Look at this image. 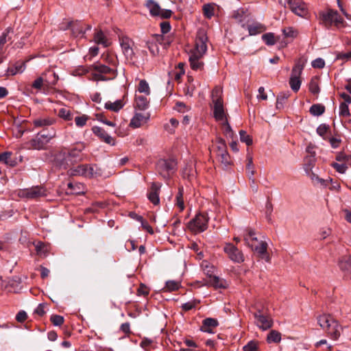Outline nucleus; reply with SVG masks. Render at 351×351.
<instances>
[{"instance_id": "obj_36", "label": "nucleus", "mask_w": 351, "mask_h": 351, "mask_svg": "<svg viewBox=\"0 0 351 351\" xmlns=\"http://www.w3.org/2000/svg\"><path fill=\"white\" fill-rule=\"evenodd\" d=\"M180 287V282L176 280H169L166 282L163 291H174L178 290Z\"/></svg>"}, {"instance_id": "obj_40", "label": "nucleus", "mask_w": 351, "mask_h": 351, "mask_svg": "<svg viewBox=\"0 0 351 351\" xmlns=\"http://www.w3.org/2000/svg\"><path fill=\"white\" fill-rule=\"evenodd\" d=\"M325 111V107L324 106L317 104H313L309 110V112L311 114L314 116H319L322 114Z\"/></svg>"}, {"instance_id": "obj_41", "label": "nucleus", "mask_w": 351, "mask_h": 351, "mask_svg": "<svg viewBox=\"0 0 351 351\" xmlns=\"http://www.w3.org/2000/svg\"><path fill=\"white\" fill-rule=\"evenodd\" d=\"M281 340V334L276 330H271L267 335L268 343H279Z\"/></svg>"}, {"instance_id": "obj_44", "label": "nucleus", "mask_w": 351, "mask_h": 351, "mask_svg": "<svg viewBox=\"0 0 351 351\" xmlns=\"http://www.w3.org/2000/svg\"><path fill=\"white\" fill-rule=\"evenodd\" d=\"M309 91L314 95H317L319 93V82L317 77L311 79L309 83Z\"/></svg>"}, {"instance_id": "obj_7", "label": "nucleus", "mask_w": 351, "mask_h": 351, "mask_svg": "<svg viewBox=\"0 0 351 351\" xmlns=\"http://www.w3.org/2000/svg\"><path fill=\"white\" fill-rule=\"evenodd\" d=\"M69 174L71 176H84L88 178H93L101 176V169L95 165H80L75 167L71 168Z\"/></svg>"}, {"instance_id": "obj_24", "label": "nucleus", "mask_w": 351, "mask_h": 351, "mask_svg": "<svg viewBox=\"0 0 351 351\" xmlns=\"http://www.w3.org/2000/svg\"><path fill=\"white\" fill-rule=\"evenodd\" d=\"M218 321L213 318H206L203 320L201 330L208 333H213L214 328L218 326Z\"/></svg>"}, {"instance_id": "obj_42", "label": "nucleus", "mask_w": 351, "mask_h": 351, "mask_svg": "<svg viewBox=\"0 0 351 351\" xmlns=\"http://www.w3.org/2000/svg\"><path fill=\"white\" fill-rule=\"evenodd\" d=\"M96 134L101 141L106 143L110 145H114L115 144V139L110 136L108 133H96Z\"/></svg>"}, {"instance_id": "obj_61", "label": "nucleus", "mask_w": 351, "mask_h": 351, "mask_svg": "<svg viewBox=\"0 0 351 351\" xmlns=\"http://www.w3.org/2000/svg\"><path fill=\"white\" fill-rule=\"evenodd\" d=\"M152 38L157 43L158 45H165V38L162 35L156 34L152 36Z\"/></svg>"}, {"instance_id": "obj_30", "label": "nucleus", "mask_w": 351, "mask_h": 351, "mask_svg": "<svg viewBox=\"0 0 351 351\" xmlns=\"http://www.w3.org/2000/svg\"><path fill=\"white\" fill-rule=\"evenodd\" d=\"M217 156L219 162H220L223 166L227 167L231 164L230 156L226 149H223L220 152H217Z\"/></svg>"}, {"instance_id": "obj_1", "label": "nucleus", "mask_w": 351, "mask_h": 351, "mask_svg": "<svg viewBox=\"0 0 351 351\" xmlns=\"http://www.w3.org/2000/svg\"><path fill=\"white\" fill-rule=\"evenodd\" d=\"M208 37L204 30L199 29L196 36L195 46L189 52V61L193 70L202 71L204 69L202 58L207 51Z\"/></svg>"}, {"instance_id": "obj_32", "label": "nucleus", "mask_w": 351, "mask_h": 351, "mask_svg": "<svg viewBox=\"0 0 351 351\" xmlns=\"http://www.w3.org/2000/svg\"><path fill=\"white\" fill-rule=\"evenodd\" d=\"M43 75L45 76V78L44 79L47 86L55 85L58 80V76L53 71H49L45 73Z\"/></svg>"}, {"instance_id": "obj_2", "label": "nucleus", "mask_w": 351, "mask_h": 351, "mask_svg": "<svg viewBox=\"0 0 351 351\" xmlns=\"http://www.w3.org/2000/svg\"><path fill=\"white\" fill-rule=\"evenodd\" d=\"M223 90L219 86H216L212 91V101L213 104V114L216 121L219 123L222 132H232L230 125L228 121L227 114L223 107L222 99Z\"/></svg>"}, {"instance_id": "obj_9", "label": "nucleus", "mask_w": 351, "mask_h": 351, "mask_svg": "<svg viewBox=\"0 0 351 351\" xmlns=\"http://www.w3.org/2000/svg\"><path fill=\"white\" fill-rule=\"evenodd\" d=\"M304 63L305 61L304 60L299 59L292 69L289 79V85L294 92H298L302 84L300 75L304 69Z\"/></svg>"}, {"instance_id": "obj_58", "label": "nucleus", "mask_w": 351, "mask_h": 351, "mask_svg": "<svg viewBox=\"0 0 351 351\" xmlns=\"http://www.w3.org/2000/svg\"><path fill=\"white\" fill-rule=\"evenodd\" d=\"M282 32L285 37L293 38L296 36L297 34L296 31L293 27H291L283 29Z\"/></svg>"}, {"instance_id": "obj_39", "label": "nucleus", "mask_w": 351, "mask_h": 351, "mask_svg": "<svg viewBox=\"0 0 351 351\" xmlns=\"http://www.w3.org/2000/svg\"><path fill=\"white\" fill-rule=\"evenodd\" d=\"M183 192L184 189L182 187L179 188L178 193L176 195V205L180 209V211H182L184 209V202L183 199Z\"/></svg>"}, {"instance_id": "obj_25", "label": "nucleus", "mask_w": 351, "mask_h": 351, "mask_svg": "<svg viewBox=\"0 0 351 351\" xmlns=\"http://www.w3.org/2000/svg\"><path fill=\"white\" fill-rule=\"evenodd\" d=\"M125 104V102L124 101L123 97L122 99L116 100L114 102H112L110 101H107L104 105V108L106 110L117 112L124 107Z\"/></svg>"}, {"instance_id": "obj_47", "label": "nucleus", "mask_w": 351, "mask_h": 351, "mask_svg": "<svg viewBox=\"0 0 351 351\" xmlns=\"http://www.w3.org/2000/svg\"><path fill=\"white\" fill-rule=\"evenodd\" d=\"M53 121L49 118L39 119H36L34 121V123L36 126L43 127L45 125H50L53 124Z\"/></svg>"}, {"instance_id": "obj_62", "label": "nucleus", "mask_w": 351, "mask_h": 351, "mask_svg": "<svg viewBox=\"0 0 351 351\" xmlns=\"http://www.w3.org/2000/svg\"><path fill=\"white\" fill-rule=\"evenodd\" d=\"M27 315L26 312L24 311H19L16 316V319L17 320V322H21V323L25 321L27 319Z\"/></svg>"}, {"instance_id": "obj_5", "label": "nucleus", "mask_w": 351, "mask_h": 351, "mask_svg": "<svg viewBox=\"0 0 351 351\" xmlns=\"http://www.w3.org/2000/svg\"><path fill=\"white\" fill-rule=\"evenodd\" d=\"M317 319L319 326L325 330L332 339H337L340 337L341 327L330 315H321L317 317Z\"/></svg>"}, {"instance_id": "obj_38", "label": "nucleus", "mask_w": 351, "mask_h": 351, "mask_svg": "<svg viewBox=\"0 0 351 351\" xmlns=\"http://www.w3.org/2000/svg\"><path fill=\"white\" fill-rule=\"evenodd\" d=\"M246 171L250 178H252L255 173L254 166L253 163L252 156L250 155L247 156Z\"/></svg>"}, {"instance_id": "obj_29", "label": "nucleus", "mask_w": 351, "mask_h": 351, "mask_svg": "<svg viewBox=\"0 0 351 351\" xmlns=\"http://www.w3.org/2000/svg\"><path fill=\"white\" fill-rule=\"evenodd\" d=\"M149 101L148 99L143 95H136L135 107L140 110H145L149 106Z\"/></svg>"}, {"instance_id": "obj_17", "label": "nucleus", "mask_w": 351, "mask_h": 351, "mask_svg": "<svg viewBox=\"0 0 351 351\" xmlns=\"http://www.w3.org/2000/svg\"><path fill=\"white\" fill-rule=\"evenodd\" d=\"M54 138V135L40 134L38 133L35 138L32 139L29 142L32 148L36 149H44L45 146L49 143L50 140Z\"/></svg>"}, {"instance_id": "obj_33", "label": "nucleus", "mask_w": 351, "mask_h": 351, "mask_svg": "<svg viewBox=\"0 0 351 351\" xmlns=\"http://www.w3.org/2000/svg\"><path fill=\"white\" fill-rule=\"evenodd\" d=\"M250 35H256L263 32L265 27L261 23H254L247 27Z\"/></svg>"}, {"instance_id": "obj_56", "label": "nucleus", "mask_w": 351, "mask_h": 351, "mask_svg": "<svg viewBox=\"0 0 351 351\" xmlns=\"http://www.w3.org/2000/svg\"><path fill=\"white\" fill-rule=\"evenodd\" d=\"M50 319L55 326H61L64 322V317L58 315H53Z\"/></svg>"}, {"instance_id": "obj_15", "label": "nucleus", "mask_w": 351, "mask_h": 351, "mask_svg": "<svg viewBox=\"0 0 351 351\" xmlns=\"http://www.w3.org/2000/svg\"><path fill=\"white\" fill-rule=\"evenodd\" d=\"M288 5L291 10L296 15L303 18L308 16L307 5L302 0H288Z\"/></svg>"}, {"instance_id": "obj_10", "label": "nucleus", "mask_w": 351, "mask_h": 351, "mask_svg": "<svg viewBox=\"0 0 351 351\" xmlns=\"http://www.w3.org/2000/svg\"><path fill=\"white\" fill-rule=\"evenodd\" d=\"M157 171L165 179L169 178L177 168V162L174 159H160L157 162Z\"/></svg>"}, {"instance_id": "obj_34", "label": "nucleus", "mask_w": 351, "mask_h": 351, "mask_svg": "<svg viewBox=\"0 0 351 351\" xmlns=\"http://www.w3.org/2000/svg\"><path fill=\"white\" fill-rule=\"evenodd\" d=\"M35 247L36 252L39 256H45L48 253L49 246L41 241L36 242L35 243Z\"/></svg>"}, {"instance_id": "obj_43", "label": "nucleus", "mask_w": 351, "mask_h": 351, "mask_svg": "<svg viewBox=\"0 0 351 351\" xmlns=\"http://www.w3.org/2000/svg\"><path fill=\"white\" fill-rule=\"evenodd\" d=\"M289 97V93H282L278 95L276 99V108L280 109Z\"/></svg>"}, {"instance_id": "obj_27", "label": "nucleus", "mask_w": 351, "mask_h": 351, "mask_svg": "<svg viewBox=\"0 0 351 351\" xmlns=\"http://www.w3.org/2000/svg\"><path fill=\"white\" fill-rule=\"evenodd\" d=\"M67 156L69 166H71V165H73L74 163L82 161L83 160V156L81 153L80 149L75 148L71 150L69 149V154L67 155Z\"/></svg>"}, {"instance_id": "obj_55", "label": "nucleus", "mask_w": 351, "mask_h": 351, "mask_svg": "<svg viewBox=\"0 0 351 351\" xmlns=\"http://www.w3.org/2000/svg\"><path fill=\"white\" fill-rule=\"evenodd\" d=\"M88 117L86 115H82L80 117H76L75 118V124L77 126L82 127L86 125Z\"/></svg>"}, {"instance_id": "obj_28", "label": "nucleus", "mask_w": 351, "mask_h": 351, "mask_svg": "<svg viewBox=\"0 0 351 351\" xmlns=\"http://www.w3.org/2000/svg\"><path fill=\"white\" fill-rule=\"evenodd\" d=\"M319 134L324 139H328V141H329L331 147L333 148L338 147L341 142L340 136L337 134H335V136H332L331 133H319Z\"/></svg>"}, {"instance_id": "obj_53", "label": "nucleus", "mask_w": 351, "mask_h": 351, "mask_svg": "<svg viewBox=\"0 0 351 351\" xmlns=\"http://www.w3.org/2000/svg\"><path fill=\"white\" fill-rule=\"evenodd\" d=\"M331 165L337 172L340 173H344L348 169V167L346 164L332 162Z\"/></svg>"}, {"instance_id": "obj_14", "label": "nucleus", "mask_w": 351, "mask_h": 351, "mask_svg": "<svg viewBox=\"0 0 351 351\" xmlns=\"http://www.w3.org/2000/svg\"><path fill=\"white\" fill-rule=\"evenodd\" d=\"M146 6L152 16H160L162 19H169L172 14L171 10L161 9L157 3L152 0H148Z\"/></svg>"}, {"instance_id": "obj_6", "label": "nucleus", "mask_w": 351, "mask_h": 351, "mask_svg": "<svg viewBox=\"0 0 351 351\" xmlns=\"http://www.w3.org/2000/svg\"><path fill=\"white\" fill-rule=\"evenodd\" d=\"M247 234L244 236V241L254 252H256L261 258L269 262L270 258L267 254V243L263 241H259L255 237L254 230L250 229L247 230Z\"/></svg>"}, {"instance_id": "obj_51", "label": "nucleus", "mask_w": 351, "mask_h": 351, "mask_svg": "<svg viewBox=\"0 0 351 351\" xmlns=\"http://www.w3.org/2000/svg\"><path fill=\"white\" fill-rule=\"evenodd\" d=\"M58 115L65 120H71L72 119L71 111L66 108L60 109Z\"/></svg>"}, {"instance_id": "obj_20", "label": "nucleus", "mask_w": 351, "mask_h": 351, "mask_svg": "<svg viewBox=\"0 0 351 351\" xmlns=\"http://www.w3.org/2000/svg\"><path fill=\"white\" fill-rule=\"evenodd\" d=\"M205 285L212 286L215 289H226L228 287V283L226 280L219 278L215 275H210V279H204L201 284V286Z\"/></svg>"}, {"instance_id": "obj_4", "label": "nucleus", "mask_w": 351, "mask_h": 351, "mask_svg": "<svg viewBox=\"0 0 351 351\" xmlns=\"http://www.w3.org/2000/svg\"><path fill=\"white\" fill-rule=\"evenodd\" d=\"M90 69H93V72L90 80L95 82L111 80L117 75V71L114 68H110L101 62L94 63L90 65Z\"/></svg>"}, {"instance_id": "obj_26", "label": "nucleus", "mask_w": 351, "mask_h": 351, "mask_svg": "<svg viewBox=\"0 0 351 351\" xmlns=\"http://www.w3.org/2000/svg\"><path fill=\"white\" fill-rule=\"evenodd\" d=\"M149 117L147 116H145L141 113H136L131 119L130 126L133 129L138 128L146 123Z\"/></svg>"}, {"instance_id": "obj_57", "label": "nucleus", "mask_w": 351, "mask_h": 351, "mask_svg": "<svg viewBox=\"0 0 351 351\" xmlns=\"http://www.w3.org/2000/svg\"><path fill=\"white\" fill-rule=\"evenodd\" d=\"M45 79L43 76L38 77L32 84V87L36 89H40L45 84Z\"/></svg>"}, {"instance_id": "obj_12", "label": "nucleus", "mask_w": 351, "mask_h": 351, "mask_svg": "<svg viewBox=\"0 0 351 351\" xmlns=\"http://www.w3.org/2000/svg\"><path fill=\"white\" fill-rule=\"evenodd\" d=\"M209 218L206 213H199L197 214L194 219L189 223V229L194 233H199L205 231L208 228Z\"/></svg>"}, {"instance_id": "obj_18", "label": "nucleus", "mask_w": 351, "mask_h": 351, "mask_svg": "<svg viewBox=\"0 0 351 351\" xmlns=\"http://www.w3.org/2000/svg\"><path fill=\"white\" fill-rule=\"evenodd\" d=\"M69 27L71 28L74 36L80 38L84 36L86 31L91 29V26L90 25L85 24L82 21L70 22L69 23Z\"/></svg>"}, {"instance_id": "obj_8", "label": "nucleus", "mask_w": 351, "mask_h": 351, "mask_svg": "<svg viewBox=\"0 0 351 351\" xmlns=\"http://www.w3.org/2000/svg\"><path fill=\"white\" fill-rule=\"evenodd\" d=\"M119 40L126 60L130 63L134 64L136 60V56L134 51V41L128 36L123 35L119 36Z\"/></svg>"}, {"instance_id": "obj_13", "label": "nucleus", "mask_w": 351, "mask_h": 351, "mask_svg": "<svg viewBox=\"0 0 351 351\" xmlns=\"http://www.w3.org/2000/svg\"><path fill=\"white\" fill-rule=\"evenodd\" d=\"M18 195L20 197L26 199H38L47 195V191L45 188L39 186H32L28 189H21Z\"/></svg>"}, {"instance_id": "obj_59", "label": "nucleus", "mask_w": 351, "mask_h": 351, "mask_svg": "<svg viewBox=\"0 0 351 351\" xmlns=\"http://www.w3.org/2000/svg\"><path fill=\"white\" fill-rule=\"evenodd\" d=\"M137 219L141 222L142 227L143 228L144 230H147L150 234L154 233L152 228L148 224L147 222L143 220L141 216H138Z\"/></svg>"}, {"instance_id": "obj_16", "label": "nucleus", "mask_w": 351, "mask_h": 351, "mask_svg": "<svg viewBox=\"0 0 351 351\" xmlns=\"http://www.w3.org/2000/svg\"><path fill=\"white\" fill-rule=\"evenodd\" d=\"M223 250L229 258L234 263H241L244 261V256L241 251L232 243H226Z\"/></svg>"}, {"instance_id": "obj_50", "label": "nucleus", "mask_w": 351, "mask_h": 351, "mask_svg": "<svg viewBox=\"0 0 351 351\" xmlns=\"http://www.w3.org/2000/svg\"><path fill=\"white\" fill-rule=\"evenodd\" d=\"M184 343L189 347V348H181L180 351H196L195 348H197L196 343L191 339H185Z\"/></svg>"}, {"instance_id": "obj_60", "label": "nucleus", "mask_w": 351, "mask_h": 351, "mask_svg": "<svg viewBox=\"0 0 351 351\" xmlns=\"http://www.w3.org/2000/svg\"><path fill=\"white\" fill-rule=\"evenodd\" d=\"M311 64L313 68L322 69L325 66V62L323 59L319 58L313 60Z\"/></svg>"}, {"instance_id": "obj_49", "label": "nucleus", "mask_w": 351, "mask_h": 351, "mask_svg": "<svg viewBox=\"0 0 351 351\" xmlns=\"http://www.w3.org/2000/svg\"><path fill=\"white\" fill-rule=\"evenodd\" d=\"M204 14L208 19L214 15V8L210 4H206L203 6Z\"/></svg>"}, {"instance_id": "obj_3", "label": "nucleus", "mask_w": 351, "mask_h": 351, "mask_svg": "<svg viewBox=\"0 0 351 351\" xmlns=\"http://www.w3.org/2000/svg\"><path fill=\"white\" fill-rule=\"evenodd\" d=\"M318 20L319 24L328 29L335 27L339 29L347 25L346 22L339 12L330 8L320 11L318 15Z\"/></svg>"}, {"instance_id": "obj_52", "label": "nucleus", "mask_w": 351, "mask_h": 351, "mask_svg": "<svg viewBox=\"0 0 351 351\" xmlns=\"http://www.w3.org/2000/svg\"><path fill=\"white\" fill-rule=\"evenodd\" d=\"M339 114L340 116L345 117L350 115V111L347 104L341 103L339 106Z\"/></svg>"}, {"instance_id": "obj_37", "label": "nucleus", "mask_w": 351, "mask_h": 351, "mask_svg": "<svg viewBox=\"0 0 351 351\" xmlns=\"http://www.w3.org/2000/svg\"><path fill=\"white\" fill-rule=\"evenodd\" d=\"M316 161L315 153H313L312 155H307L305 158V167L304 169L306 172H310L314 166Z\"/></svg>"}, {"instance_id": "obj_22", "label": "nucleus", "mask_w": 351, "mask_h": 351, "mask_svg": "<svg viewBox=\"0 0 351 351\" xmlns=\"http://www.w3.org/2000/svg\"><path fill=\"white\" fill-rule=\"evenodd\" d=\"M338 264L344 276L347 278L351 279V256L349 255L342 256Z\"/></svg>"}, {"instance_id": "obj_63", "label": "nucleus", "mask_w": 351, "mask_h": 351, "mask_svg": "<svg viewBox=\"0 0 351 351\" xmlns=\"http://www.w3.org/2000/svg\"><path fill=\"white\" fill-rule=\"evenodd\" d=\"M336 160L339 162L350 160V155H346L342 152H339L336 156Z\"/></svg>"}, {"instance_id": "obj_21", "label": "nucleus", "mask_w": 351, "mask_h": 351, "mask_svg": "<svg viewBox=\"0 0 351 351\" xmlns=\"http://www.w3.org/2000/svg\"><path fill=\"white\" fill-rule=\"evenodd\" d=\"M160 188V184L153 182L147 193V197L149 200L154 205H158L160 202L159 193Z\"/></svg>"}, {"instance_id": "obj_11", "label": "nucleus", "mask_w": 351, "mask_h": 351, "mask_svg": "<svg viewBox=\"0 0 351 351\" xmlns=\"http://www.w3.org/2000/svg\"><path fill=\"white\" fill-rule=\"evenodd\" d=\"M69 149L66 148L53 151L50 155V161L53 165L60 169H66L69 166Z\"/></svg>"}, {"instance_id": "obj_46", "label": "nucleus", "mask_w": 351, "mask_h": 351, "mask_svg": "<svg viewBox=\"0 0 351 351\" xmlns=\"http://www.w3.org/2000/svg\"><path fill=\"white\" fill-rule=\"evenodd\" d=\"M262 39L267 45H273L276 43L275 36L273 33L263 34Z\"/></svg>"}, {"instance_id": "obj_48", "label": "nucleus", "mask_w": 351, "mask_h": 351, "mask_svg": "<svg viewBox=\"0 0 351 351\" xmlns=\"http://www.w3.org/2000/svg\"><path fill=\"white\" fill-rule=\"evenodd\" d=\"M243 351H257L258 349V342L256 341H250L243 348Z\"/></svg>"}, {"instance_id": "obj_19", "label": "nucleus", "mask_w": 351, "mask_h": 351, "mask_svg": "<svg viewBox=\"0 0 351 351\" xmlns=\"http://www.w3.org/2000/svg\"><path fill=\"white\" fill-rule=\"evenodd\" d=\"M255 323L258 327L266 330L272 326V319L270 317L262 314L259 311L254 313Z\"/></svg>"}, {"instance_id": "obj_35", "label": "nucleus", "mask_w": 351, "mask_h": 351, "mask_svg": "<svg viewBox=\"0 0 351 351\" xmlns=\"http://www.w3.org/2000/svg\"><path fill=\"white\" fill-rule=\"evenodd\" d=\"M146 45L153 56H157L159 53V47L156 41L151 37L147 42Z\"/></svg>"}, {"instance_id": "obj_31", "label": "nucleus", "mask_w": 351, "mask_h": 351, "mask_svg": "<svg viewBox=\"0 0 351 351\" xmlns=\"http://www.w3.org/2000/svg\"><path fill=\"white\" fill-rule=\"evenodd\" d=\"M94 40L97 44L101 45L104 47H108L110 45V42L101 30L95 33Z\"/></svg>"}, {"instance_id": "obj_45", "label": "nucleus", "mask_w": 351, "mask_h": 351, "mask_svg": "<svg viewBox=\"0 0 351 351\" xmlns=\"http://www.w3.org/2000/svg\"><path fill=\"white\" fill-rule=\"evenodd\" d=\"M139 93H143L147 95L150 94V88L148 83L145 80H141L138 86Z\"/></svg>"}, {"instance_id": "obj_23", "label": "nucleus", "mask_w": 351, "mask_h": 351, "mask_svg": "<svg viewBox=\"0 0 351 351\" xmlns=\"http://www.w3.org/2000/svg\"><path fill=\"white\" fill-rule=\"evenodd\" d=\"M23 157L20 156L19 160L16 157H13L12 153L10 152H5L0 154V162H2L9 167H15L18 165L19 162H21Z\"/></svg>"}, {"instance_id": "obj_64", "label": "nucleus", "mask_w": 351, "mask_h": 351, "mask_svg": "<svg viewBox=\"0 0 351 351\" xmlns=\"http://www.w3.org/2000/svg\"><path fill=\"white\" fill-rule=\"evenodd\" d=\"M197 302L195 301H190L182 304V308L184 311H189L196 306Z\"/></svg>"}, {"instance_id": "obj_54", "label": "nucleus", "mask_w": 351, "mask_h": 351, "mask_svg": "<svg viewBox=\"0 0 351 351\" xmlns=\"http://www.w3.org/2000/svg\"><path fill=\"white\" fill-rule=\"evenodd\" d=\"M241 142L246 143L247 145L252 144V138L248 133H239Z\"/></svg>"}]
</instances>
